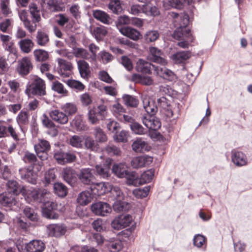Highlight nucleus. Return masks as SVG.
<instances>
[{"mask_svg":"<svg viewBox=\"0 0 252 252\" xmlns=\"http://www.w3.org/2000/svg\"><path fill=\"white\" fill-rule=\"evenodd\" d=\"M171 16L174 19V24L177 28L173 34V37L176 39H185V38H189L191 34L189 29L187 28L189 24V18L187 14L181 13L180 14L172 12Z\"/></svg>","mask_w":252,"mask_h":252,"instance_id":"f257e3e1","label":"nucleus"},{"mask_svg":"<svg viewBox=\"0 0 252 252\" xmlns=\"http://www.w3.org/2000/svg\"><path fill=\"white\" fill-rule=\"evenodd\" d=\"M44 81L37 76H34L31 84L27 88L26 92L33 95L43 96L46 94Z\"/></svg>","mask_w":252,"mask_h":252,"instance_id":"f03ea898","label":"nucleus"},{"mask_svg":"<svg viewBox=\"0 0 252 252\" xmlns=\"http://www.w3.org/2000/svg\"><path fill=\"white\" fill-rule=\"evenodd\" d=\"M27 194L28 198H32L34 201L43 203V204L50 200L52 196V194L44 189L28 190Z\"/></svg>","mask_w":252,"mask_h":252,"instance_id":"7ed1b4c3","label":"nucleus"},{"mask_svg":"<svg viewBox=\"0 0 252 252\" xmlns=\"http://www.w3.org/2000/svg\"><path fill=\"white\" fill-rule=\"evenodd\" d=\"M54 158L60 164L71 163L76 160V152L73 151L64 152L62 150H59L55 153Z\"/></svg>","mask_w":252,"mask_h":252,"instance_id":"20e7f679","label":"nucleus"},{"mask_svg":"<svg viewBox=\"0 0 252 252\" xmlns=\"http://www.w3.org/2000/svg\"><path fill=\"white\" fill-rule=\"evenodd\" d=\"M40 3L42 10L45 11H63L65 8L64 4L59 0H41Z\"/></svg>","mask_w":252,"mask_h":252,"instance_id":"39448f33","label":"nucleus"},{"mask_svg":"<svg viewBox=\"0 0 252 252\" xmlns=\"http://www.w3.org/2000/svg\"><path fill=\"white\" fill-rule=\"evenodd\" d=\"M58 204L51 198L47 202H45L42 206V213L44 217L50 219H56L58 218V214L55 213L57 209Z\"/></svg>","mask_w":252,"mask_h":252,"instance_id":"423d86ee","label":"nucleus"},{"mask_svg":"<svg viewBox=\"0 0 252 252\" xmlns=\"http://www.w3.org/2000/svg\"><path fill=\"white\" fill-rule=\"evenodd\" d=\"M37 157L42 160L48 158L47 152L50 150L49 142L44 139H39L38 142L34 146Z\"/></svg>","mask_w":252,"mask_h":252,"instance_id":"0eeeda50","label":"nucleus"},{"mask_svg":"<svg viewBox=\"0 0 252 252\" xmlns=\"http://www.w3.org/2000/svg\"><path fill=\"white\" fill-rule=\"evenodd\" d=\"M132 220V216L129 215H120L112 221L111 226L116 230H120L129 226Z\"/></svg>","mask_w":252,"mask_h":252,"instance_id":"6e6552de","label":"nucleus"},{"mask_svg":"<svg viewBox=\"0 0 252 252\" xmlns=\"http://www.w3.org/2000/svg\"><path fill=\"white\" fill-rule=\"evenodd\" d=\"M91 210L96 215L103 217L107 216L112 211L111 207L109 204L101 201L93 203Z\"/></svg>","mask_w":252,"mask_h":252,"instance_id":"1a4fd4ad","label":"nucleus"},{"mask_svg":"<svg viewBox=\"0 0 252 252\" xmlns=\"http://www.w3.org/2000/svg\"><path fill=\"white\" fill-rule=\"evenodd\" d=\"M67 231L65 225L62 223L50 224L47 226V232L50 236L60 237Z\"/></svg>","mask_w":252,"mask_h":252,"instance_id":"9d476101","label":"nucleus"},{"mask_svg":"<svg viewBox=\"0 0 252 252\" xmlns=\"http://www.w3.org/2000/svg\"><path fill=\"white\" fill-rule=\"evenodd\" d=\"M32 64L30 59L25 57L18 62L17 70L21 76L28 75L32 69Z\"/></svg>","mask_w":252,"mask_h":252,"instance_id":"9b49d317","label":"nucleus"},{"mask_svg":"<svg viewBox=\"0 0 252 252\" xmlns=\"http://www.w3.org/2000/svg\"><path fill=\"white\" fill-rule=\"evenodd\" d=\"M149 57L150 61L163 66L167 63V61L164 58V55L160 50L155 47H151L149 49Z\"/></svg>","mask_w":252,"mask_h":252,"instance_id":"f8f14e48","label":"nucleus"},{"mask_svg":"<svg viewBox=\"0 0 252 252\" xmlns=\"http://www.w3.org/2000/svg\"><path fill=\"white\" fill-rule=\"evenodd\" d=\"M56 61L58 64L57 68L58 73L63 78L69 77L70 71L73 68L72 63L61 58H58Z\"/></svg>","mask_w":252,"mask_h":252,"instance_id":"ddd939ff","label":"nucleus"},{"mask_svg":"<svg viewBox=\"0 0 252 252\" xmlns=\"http://www.w3.org/2000/svg\"><path fill=\"white\" fill-rule=\"evenodd\" d=\"M45 249V244L40 240H32L24 245L26 252H43Z\"/></svg>","mask_w":252,"mask_h":252,"instance_id":"4468645a","label":"nucleus"},{"mask_svg":"<svg viewBox=\"0 0 252 252\" xmlns=\"http://www.w3.org/2000/svg\"><path fill=\"white\" fill-rule=\"evenodd\" d=\"M142 120L143 124L149 129L157 130L161 126L159 120L153 115L144 116Z\"/></svg>","mask_w":252,"mask_h":252,"instance_id":"2eb2a0df","label":"nucleus"},{"mask_svg":"<svg viewBox=\"0 0 252 252\" xmlns=\"http://www.w3.org/2000/svg\"><path fill=\"white\" fill-rule=\"evenodd\" d=\"M152 157L147 155L134 158L131 161V165L134 168H139L150 165L153 162Z\"/></svg>","mask_w":252,"mask_h":252,"instance_id":"dca6fc26","label":"nucleus"},{"mask_svg":"<svg viewBox=\"0 0 252 252\" xmlns=\"http://www.w3.org/2000/svg\"><path fill=\"white\" fill-rule=\"evenodd\" d=\"M91 189L93 193L100 196L111 190V184L108 182L95 183L92 185Z\"/></svg>","mask_w":252,"mask_h":252,"instance_id":"f3484780","label":"nucleus"},{"mask_svg":"<svg viewBox=\"0 0 252 252\" xmlns=\"http://www.w3.org/2000/svg\"><path fill=\"white\" fill-rule=\"evenodd\" d=\"M94 170L91 168H82L78 174V178L82 183L90 185L93 183Z\"/></svg>","mask_w":252,"mask_h":252,"instance_id":"a211bd4d","label":"nucleus"},{"mask_svg":"<svg viewBox=\"0 0 252 252\" xmlns=\"http://www.w3.org/2000/svg\"><path fill=\"white\" fill-rule=\"evenodd\" d=\"M19 17L20 20L23 22L24 27L30 33L34 32L36 29V24H33L32 22L28 19V13L25 10H21L19 11Z\"/></svg>","mask_w":252,"mask_h":252,"instance_id":"6ab92c4d","label":"nucleus"},{"mask_svg":"<svg viewBox=\"0 0 252 252\" xmlns=\"http://www.w3.org/2000/svg\"><path fill=\"white\" fill-rule=\"evenodd\" d=\"M155 72L160 77L170 81H174L177 79L176 75L171 70L164 66H158L155 68Z\"/></svg>","mask_w":252,"mask_h":252,"instance_id":"aec40b11","label":"nucleus"},{"mask_svg":"<svg viewBox=\"0 0 252 252\" xmlns=\"http://www.w3.org/2000/svg\"><path fill=\"white\" fill-rule=\"evenodd\" d=\"M49 115L53 121L60 124L64 125L68 121V116L59 110H53L50 112Z\"/></svg>","mask_w":252,"mask_h":252,"instance_id":"412c9836","label":"nucleus"},{"mask_svg":"<svg viewBox=\"0 0 252 252\" xmlns=\"http://www.w3.org/2000/svg\"><path fill=\"white\" fill-rule=\"evenodd\" d=\"M7 189L8 192L17 195L20 193H25L26 189L22 187H21L16 181L12 180H9L6 184Z\"/></svg>","mask_w":252,"mask_h":252,"instance_id":"4be33fe9","label":"nucleus"},{"mask_svg":"<svg viewBox=\"0 0 252 252\" xmlns=\"http://www.w3.org/2000/svg\"><path fill=\"white\" fill-rule=\"evenodd\" d=\"M156 67H158V66L142 59L138 61L136 65V69L138 72L145 74H151L152 69H154L155 72V68Z\"/></svg>","mask_w":252,"mask_h":252,"instance_id":"5701e85b","label":"nucleus"},{"mask_svg":"<svg viewBox=\"0 0 252 252\" xmlns=\"http://www.w3.org/2000/svg\"><path fill=\"white\" fill-rule=\"evenodd\" d=\"M120 32L123 35L134 41L138 40L141 36L138 31L130 27H125L124 28H121Z\"/></svg>","mask_w":252,"mask_h":252,"instance_id":"b1692460","label":"nucleus"},{"mask_svg":"<svg viewBox=\"0 0 252 252\" xmlns=\"http://www.w3.org/2000/svg\"><path fill=\"white\" fill-rule=\"evenodd\" d=\"M231 158L233 162L238 166H244L247 163L246 156L241 152L232 151Z\"/></svg>","mask_w":252,"mask_h":252,"instance_id":"393cba45","label":"nucleus"},{"mask_svg":"<svg viewBox=\"0 0 252 252\" xmlns=\"http://www.w3.org/2000/svg\"><path fill=\"white\" fill-rule=\"evenodd\" d=\"M132 150L137 153H143L149 150L147 143L142 139L137 138L132 144Z\"/></svg>","mask_w":252,"mask_h":252,"instance_id":"a878e982","label":"nucleus"},{"mask_svg":"<svg viewBox=\"0 0 252 252\" xmlns=\"http://www.w3.org/2000/svg\"><path fill=\"white\" fill-rule=\"evenodd\" d=\"M30 114L27 111L22 110L16 117V122L19 125L21 132H24L23 126L29 123Z\"/></svg>","mask_w":252,"mask_h":252,"instance_id":"bb28decb","label":"nucleus"},{"mask_svg":"<svg viewBox=\"0 0 252 252\" xmlns=\"http://www.w3.org/2000/svg\"><path fill=\"white\" fill-rule=\"evenodd\" d=\"M0 40L5 50L11 53H15L16 48L13 43L11 41V36L7 34L0 33Z\"/></svg>","mask_w":252,"mask_h":252,"instance_id":"cd10ccee","label":"nucleus"},{"mask_svg":"<svg viewBox=\"0 0 252 252\" xmlns=\"http://www.w3.org/2000/svg\"><path fill=\"white\" fill-rule=\"evenodd\" d=\"M143 107L148 114V115H153L158 111V106L155 105L154 101L149 98H144L143 99Z\"/></svg>","mask_w":252,"mask_h":252,"instance_id":"c85d7f7f","label":"nucleus"},{"mask_svg":"<svg viewBox=\"0 0 252 252\" xmlns=\"http://www.w3.org/2000/svg\"><path fill=\"white\" fill-rule=\"evenodd\" d=\"M113 173L118 177L124 178L128 172L127 166L124 163L115 164L112 167Z\"/></svg>","mask_w":252,"mask_h":252,"instance_id":"c756f323","label":"nucleus"},{"mask_svg":"<svg viewBox=\"0 0 252 252\" xmlns=\"http://www.w3.org/2000/svg\"><path fill=\"white\" fill-rule=\"evenodd\" d=\"M29 10L31 15L32 23L36 24V23L39 22L41 20V12L37 7V5L34 3H32L29 5Z\"/></svg>","mask_w":252,"mask_h":252,"instance_id":"7c9ffc66","label":"nucleus"},{"mask_svg":"<svg viewBox=\"0 0 252 252\" xmlns=\"http://www.w3.org/2000/svg\"><path fill=\"white\" fill-rule=\"evenodd\" d=\"M77 63L81 76L84 78H87L91 72L89 63L83 60H79Z\"/></svg>","mask_w":252,"mask_h":252,"instance_id":"2f4dec72","label":"nucleus"},{"mask_svg":"<svg viewBox=\"0 0 252 252\" xmlns=\"http://www.w3.org/2000/svg\"><path fill=\"white\" fill-rule=\"evenodd\" d=\"M14 196L9 192H3L0 194V203L4 206L10 207L15 204Z\"/></svg>","mask_w":252,"mask_h":252,"instance_id":"473e14b6","label":"nucleus"},{"mask_svg":"<svg viewBox=\"0 0 252 252\" xmlns=\"http://www.w3.org/2000/svg\"><path fill=\"white\" fill-rule=\"evenodd\" d=\"M93 197L92 193L89 191H84L78 194L77 202L81 205H86L92 201Z\"/></svg>","mask_w":252,"mask_h":252,"instance_id":"72a5a7b5","label":"nucleus"},{"mask_svg":"<svg viewBox=\"0 0 252 252\" xmlns=\"http://www.w3.org/2000/svg\"><path fill=\"white\" fill-rule=\"evenodd\" d=\"M106 162V165H100L95 166L97 174L103 178H107L110 176V160H107Z\"/></svg>","mask_w":252,"mask_h":252,"instance_id":"f704fd0d","label":"nucleus"},{"mask_svg":"<svg viewBox=\"0 0 252 252\" xmlns=\"http://www.w3.org/2000/svg\"><path fill=\"white\" fill-rule=\"evenodd\" d=\"M107 246L111 252H118L123 248L122 242L117 239H110L107 242Z\"/></svg>","mask_w":252,"mask_h":252,"instance_id":"c9c22d12","label":"nucleus"},{"mask_svg":"<svg viewBox=\"0 0 252 252\" xmlns=\"http://www.w3.org/2000/svg\"><path fill=\"white\" fill-rule=\"evenodd\" d=\"M93 16L96 19L105 24H109L111 21V18L108 14L100 10H94Z\"/></svg>","mask_w":252,"mask_h":252,"instance_id":"e433bc0d","label":"nucleus"},{"mask_svg":"<svg viewBox=\"0 0 252 252\" xmlns=\"http://www.w3.org/2000/svg\"><path fill=\"white\" fill-rule=\"evenodd\" d=\"M91 32L97 41L102 40L107 32L106 28L103 26L94 27Z\"/></svg>","mask_w":252,"mask_h":252,"instance_id":"4c0bfd02","label":"nucleus"},{"mask_svg":"<svg viewBox=\"0 0 252 252\" xmlns=\"http://www.w3.org/2000/svg\"><path fill=\"white\" fill-rule=\"evenodd\" d=\"M143 13L147 16H156L159 14L158 9L150 3L143 4Z\"/></svg>","mask_w":252,"mask_h":252,"instance_id":"58836bf2","label":"nucleus"},{"mask_svg":"<svg viewBox=\"0 0 252 252\" xmlns=\"http://www.w3.org/2000/svg\"><path fill=\"white\" fill-rule=\"evenodd\" d=\"M84 146L86 149L93 152H97L99 150V145L91 137H87L84 140Z\"/></svg>","mask_w":252,"mask_h":252,"instance_id":"ea45409f","label":"nucleus"},{"mask_svg":"<svg viewBox=\"0 0 252 252\" xmlns=\"http://www.w3.org/2000/svg\"><path fill=\"white\" fill-rule=\"evenodd\" d=\"M72 54L76 58H82L91 62L90 54L87 50L84 48L78 47L73 48Z\"/></svg>","mask_w":252,"mask_h":252,"instance_id":"a19ab883","label":"nucleus"},{"mask_svg":"<svg viewBox=\"0 0 252 252\" xmlns=\"http://www.w3.org/2000/svg\"><path fill=\"white\" fill-rule=\"evenodd\" d=\"M95 109L96 112L100 116L101 119H104L107 116L108 112V108L106 105L104 104V99L101 98L100 99V103H98L96 107H93Z\"/></svg>","mask_w":252,"mask_h":252,"instance_id":"79ce46f5","label":"nucleus"},{"mask_svg":"<svg viewBox=\"0 0 252 252\" xmlns=\"http://www.w3.org/2000/svg\"><path fill=\"white\" fill-rule=\"evenodd\" d=\"M18 45L22 51L25 53H30L33 46L32 41L30 39H24L20 40Z\"/></svg>","mask_w":252,"mask_h":252,"instance_id":"37998d69","label":"nucleus"},{"mask_svg":"<svg viewBox=\"0 0 252 252\" xmlns=\"http://www.w3.org/2000/svg\"><path fill=\"white\" fill-rule=\"evenodd\" d=\"M125 177L126 179V184L127 185L136 187L140 186L139 178L135 172H129L128 171L127 175Z\"/></svg>","mask_w":252,"mask_h":252,"instance_id":"c03bdc74","label":"nucleus"},{"mask_svg":"<svg viewBox=\"0 0 252 252\" xmlns=\"http://www.w3.org/2000/svg\"><path fill=\"white\" fill-rule=\"evenodd\" d=\"M154 170L151 169L143 173L139 178L140 185L150 182L154 176Z\"/></svg>","mask_w":252,"mask_h":252,"instance_id":"a18cd8bd","label":"nucleus"},{"mask_svg":"<svg viewBox=\"0 0 252 252\" xmlns=\"http://www.w3.org/2000/svg\"><path fill=\"white\" fill-rule=\"evenodd\" d=\"M36 40L39 45L46 46L49 41L48 35L44 32L38 31L36 33Z\"/></svg>","mask_w":252,"mask_h":252,"instance_id":"49530a36","label":"nucleus"},{"mask_svg":"<svg viewBox=\"0 0 252 252\" xmlns=\"http://www.w3.org/2000/svg\"><path fill=\"white\" fill-rule=\"evenodd\" d=\"M191 53L189 51L179 52L172 56V59L176 63H182L190 58Z\"/></svg>","mask_w":252,"mask_h":252,"instance_id":"de8ad7c7","label":"nucleus"},{"mask_svg":"<svg viewBox=\"0 0 252 252\" xmlns=\"http://www.w3.org/2000/svg\"><path fill=\"white\" fill-rule=\"evenodd\" d=\"M54 190L55 194L61 197L66 196L67 193V187L62 183H54Z\"/></svg>","mask_w":252,"mask_h":252,"instance_id":"09e8293b","label":"nucleus"},{"mask_svg":"<svg viewBox=\"0 0 252 252\" xmlns=\"http://www.w3.org/2000/svg\"><path fill=\"white\" fill-rule=\"evenodd\" d=\"M87 116L89 122L93 125L97 124L100 120H103L93 108L89 109Z\"/></svg>","mask_w":252,"mask_h":252,"instance_id":"8fccbe9b","label":"nucleus"},{"mask_svg":"<svg viewBox=\"0 0 252 252\" xmlns=\"http://www.w3.org/2000/svg\"><path fill=\"white\" fill-rule=\"evenodd\" d=\"M13 21L12 19H5L0 22V31L4 33H9L12 27Z\"/></svg>","mask_w":252,"mask_h":252,"instance_id":"3c124183","label":"nucleus"},{"mask_svg":"<svg viewBox=\"0 0 252 252\" xmlns=\"http://www.w3.org/2000/svg\"><path fill=\"white\" fill-rule=\"evenodd\" d=\"M123 99L125 104L128 107H136L137 106L139 103L137 98L132 95L128 94H124L123 96Z\"/></svg>","mask_w":252,"mask_h":252,"instance_id":"603ef678","label":"nucleus"},{"mask_svg":"<svg viewBox=\"0 0 252 252\" xmlns=\"http://www.w3.org/2000/svg\"><path fill=\"white\" fill-rule=\"evenodd\" d=\"M108 8L114 13L119 14L123 11V7L121 4L120 0H110Z\"/></svg>","mask_w":252,"mask_h":252,"instance_id":"864d4df0","label":"nucleus"},{"mask_svg":"<svg viewBox=\"0 0 252 252\" xmlns=\"http://www.w3.org/2000/svg\"><path fill=\"white\" fill-rule=\"evenodd\" d=\"M105 151L110 156H119L121 155L120 148L112 143L109 144L105 147Z\"/></svg>","mask_w":252,"mask_h":252,"instance_id":"5fc2aeb1","label":"nucleus"},{"mask_svg":"<svg viewBox=\"0 0 252 252\" xmlns=\"http://www.w3.org/2000/svg\"><path fill=\"white\" fill-rule=\"evenodd\" d=\"M61 109L67 116L74 114L77 110L76 105L72 103H66L61 106Z\"/></svg>","mask_w":252,"mask_h":252,"instance_id":"6e6d98bb","label":"nucleus"},{"mask_svg":"<svg viewBox=\"0 0 252 252\" xmlns=\"http://www.w3.org/2000/svg\"><path fill=\"white\" fill-rule=\"evenodd\" d=\"M94 135L97 141L100 143L107 141V137L100 127H95L94 129Z\"/></svg>","mask_w":252,"mask_h":252,"instance_id":"4d7b16f0","label":"nucleus"},{"mask_svg":"<svg viewBox=\"0 0 252 252\" xmlns=\"http://www.w3.org/2000/svg\"><path fill=\"white\" fill-rule=\"evenodd\" d=\"M159 34L157 31H149L144 35V39L147 43L154 42L158 37Z\"/></svg>","mask_w":252,"mask_h":252,"instance_id":"13d9d810","label":"nucleus"},{"mask_svg":"<svg viewBox=\"0 0 252 252\" xmlns=\"http://www.w3.org/2000/svg\"><path fill=\"white\" fill-rule=\"evenodd\" d=\"M63 177L64 180L67 182H70L75 177V171L70 167H66L63 170Z\"/></svg>","mask_w":252,"mask_h":252,"instance_id":"bf43d9fd","label":"nucleus"},{"mask_svg":"<svg viewBox=\"0 0 252 252\" xmlns=\"http://www.w3.org/2000/svg\"><path fill=\"white\" fill-rule=\"evenodd\" d=\"M193 245L197 248H201L203 246L206 247L207 243L206 238L201 234H196L193 238Z\"/></svg>","mask_w":252,"mask_h":252,"instance_id":"052dcab7","label":"nucleus"},{"mask_svg":"<svg viewBox=\"0 0 252 252\" xmlns=\"http://www.w3.org/2000/svg\"><path fill=\"white\" fill-rule=\"evenodd\" d=\"M150 187L146 186L142 189H137L133 190V193L135 197L138 198L146 197L150 191Z\"/></svg>","mask_w":252,"mask_h":252,"instance_id":"680f3d73","label":"nucleus"},{"mask_svg":"<svg viewBox=\"0 0 252 252\" xmlns=\"http://www.w3.org/2000/svg\"><path fill=\"white\" fill-rule=\"evenodd\" d=\"M117 201H121L123 199V193L119 187L117 186H112L111 185V190L109 191Z\"/></svg>","mask_w":252,"mask_h":252,"instance_id":"e2e57ef3","label":"nucleus"},{"mask_svg":"<svg viewBox=\"0 0 252 252\" xmlns=\"http://www.w3.org/2000/svg\"><path fill=\"white\" fill-rule=\"evenodd\" d=\"M130 23V19L128 16L123 15L120 16L116 21V26L120 32L121 28H124V25H127Z\"/></svg>","mask_w":252,"mask_h":252,"instance_id":"0e129e2a","label":"nucleus"},{"mask_svg":"<svg viewBox=\"0 0 252 252\" xmlns=\"http://www.w3.org/2000/svg\"><path fill=\"white\" fill-rule=\"evenodd\" d=\"M23 213L25 216L31 220L34 221L37 220V213L30 207H25L23 210Z\"/></svg>","mask_w":252,"mask_h":252,"instance_id":"69168bd1","label":"nucleus"},{"mask_svg":"<svg viewBox=\"0 0 252 252\" xmlns=\"http://www.w3.org/2000/svg\"><path fill=\"white\" fill-rule=\"evenodd\" d=\"M33 54L37 61H45L48 58V53L43 50H35Z\"/></svg>","mask_w":252,"mask_h":252,"instance_id":"338daca9","label":"nucleus"},{"mask_svg":"<svg viewBox=\"0 0 252 252\" xmlns=\"http://www.w3.org/2000/svg\"><path fill=\"white\" fill-rule=\"evenodd\" d=\"M130 127L131 130L137 134H144L146 132V130L143 127V126L136 122L130 124Z\"/></svg>","mask_w":252,"mask_h":252,"instance_id":"774afa93","label":"nucleus"}]
</instances>
